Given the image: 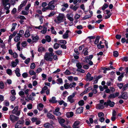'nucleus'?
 <instances>
[{
  "label": "nucleus",
  "mask_w": 128,
  "mask_h": 128,
  "mask_svg": "<svg viewBox=\"0 0 128 128\" xmlns=\"http://www.w3.org/2000/svg\"><path fill=\"white\" fill-rule=\"evenodd\" d=\"M76 94V92H73L72 95H70L67 98L68 100L69 101L72 99L74 97L75 95Z\"/></svg>",
  "instance_id": "10"
},
{
  "label": "nucleus",
  "mask_w": 128,
  "mask_h": 128,
  "mask_svg": "<svg viewBox=\"0 0 128 128\" xmlns=\"http://www.w3.org/2000/svg\"><path fill=\"white\" fill-rule=\"evenodd\" d=\"M91 76V74H90L89 72H88L86 75V80H88L89 78H90Z\"/></svg>",
  "instance_id": "39"
},
{
  "label": "nucleus",
  "mask_w": 128,
  "mask_h": 128,
  "mask_svg": "<svg viewBox=\"0 0 128 128\" xmlns=\"http://www.w3.org/2000/svg\"><path fill=\"white\" fill-rule=\"evenodd\" d=\"M55 14L56 12H55L53 11L50 12V14L48 15V17L52 16Z\"/></svg>",
  "instance_id": "49"
},
{
  "label": "nucleus",
  "mask_w": 128,
  "mask_h": 128,
  "mask_svg": "<svg viewBox=\"0 0 128 128\" xmlns=\"http://www.w3.org/2000/svg\"><path fill=\"white\" fill-rule=\"evenodd\" d=\"M17 10L16 8H14L12 11V13L14 14L16 12Z\"/></svg>",
  "instance_id": "64"
},
{
  "label": "nucleus",
  "mask_w": 128,
  "mask_h": 128,
  "mask_svg": "<svg viewBox=\"0 0 128 128\" xmlns=\"http://www.w3.org/2000/svg\"><path fill=\"white\" fill-rule=\"evenodd\" d=\"M29 73L31 75H35L36 74V73L34 72V71L33 70H30L29 71Z\"/></svg>",
  "instance_id": "48"
},
{
  "label": "nucleus",
  "mask_w": 128,
  "mask_h": 128,
  "mask_svg": "<svg viewBox=\"0 0 128 128\" xmlns=\"http://www.w3.org/2000/svg\"><path fill=\"white\" fill-rule=\"evenodd\" d=\"M14 71L16 76L18 77L20 76V70L19 68H17Z\"/></svg>",
  "instance_id": "13"
},
{
  "label": "nucleus",
  "mask_w": 128,
  "mask_h": 128,
  "mask_svg": "<svg viewBox=\"0 0 128 128\" xmlns=\"http://www.w3.org/2000/svg\"><path fill=\"white\" fill-rule=\"evenodd\" d=\"M9 0H2V4L4 6H6L8 5L9 6H10V4L9 3H8Z\"/></svg>",
  "instance_id": "6"
},
{
  "label": "nucleus",
  "mask_w": 128,
  "mask_h": 128,
  "mask_svg": "<svg viewBox=\"0 0 128 128\" xmlns=\"http://www.w3.org/2000/svg\"><path fill=\"white\" fill-rule=\"evenodd\" d=\"M122 60L124 61L125 62H127L128 61L127 57L126 56H124L122 58H121Z\"/></svg>",
  "instance_id": "58"
},
{
  "label": "nucleus",
  "mask_w": 128,
  "mask_h": 128,
  "mask_svg": "<svg viewBox=\"0 0 128 128\" xmlns=\"http://www.w3.org/2000/svg\"><path fill=\"white\" fill-rule=\"evenodd\" d=\"M59 42L60 44H63L64 45H65L66 44V42L65 40H59Z\"/></svg>",
  "instance_id": "44"
},
{
  "label": "nucleus",
  "mask_w": 128,
  "mask_h": 128,
  "mask_svg": "<svg viewBox=\"0 0 128 128\" xmlns=\"http://www.w3.org/2000/svg\"><path fill=\"white\" fill-rule=\"evenodd\" d=\"M69 84L68 83H66L64 85V88L65 89H68L69 88V86L68 85Z\"/></svg>",
  "instance_id": "47"
},
{
  "label": "nucleus",
  "mask_w": 128,
  "mask_h": 128,
  "mask_svg": "<svg viewBox=\"0 0 128 128\" xmlns=\"http://www.w3.org/2000/svg\"><path fill=\"white\" fill-rule=\"evenodd\" d=\"M35 67V64L34 63H32L30 66V68L32 69H34Z\"/></svg>",
  "instance_id": "46"
},
{
  "label": "nucleus",
  "mask_w": 128,
  "mask_h": 128,
  "mask_svg": "<svg viewBox=\"0 0 128 128\" xmlns=\"http://www.w3.org/2000/svg\"><path fill=\"white\" fill-rule=\"evenodd\" d=\"M10 100L12 101H14L16 99V98L15 96H11L10 97Z\"/></svg>",
  "instance_id": "57"
},
{
  "label": "nucleus",
  "mask_w": 128,
  "mask_h": 128,
  "mask_svg": "<svg viewBox=\"0 0 128 128\" xmlns=\"http://www.w3.org/2000/svg\"><path fill=\"white\" fill-rule=\"evenodd\" d=\"M44 28L43 30L41 31V32L43 34H45L47 31V28L43 26Z\"/></svg>",
  "instance_id": "24"
},
{
  "label": "nucleus",
  "mask_w": 128,
  "mask_h": 128,
  "mask_svg": "<svg viewBox=\"0 0 128 128\" xmlns=\"http://www.w3.org/2000/svg\"><path fill=\"white\" fill-rule=\"evenodd\" d=\"M65 74L66 75H69L71 74V73L69 70L67 69L64 72Z\"/></svg>",
  "instance_id": "53"
},
{
  "label": "nucleus",
  "mask_w": 128,
  "mask_h": 128,
  "mask_svg": "<svg viewBox=\"0 0 128 128\" xmlns=\"http://www.w3.org/2000/svg\"><path fill=\"white\" fill-rule=\"evenodd\" d=\"M30 60V58H28L27 59H26L24 62L26 64H28Z\"/></svg>",
  "instance_id": "56"
},
{
  "label": "nucleus",
  "mask_w": 128,
  "mask_h": 128,
  "mask_svg": "<svg viewBox=\"0 0 128 128\" xmlns=\"http://www.w3.org/2000/svg\"><path fill=\"white\" fill-rule=\"evenodd\" d=\"M29 110L31 109L32 108V104H29L27 106Z\"/></svg>",
  "instance_id": "55"
},
{
  "label": "nucleus",
  "mask_w": 128,
  "mask_h": 128,
  "mask_svg": "<svg viewBox=\"0 0 128 128\" xmlns=\"http://www.w3.org/2000/svg\"><path fill=\"white\" fill-rule=\"evenodd\" d=\"M20 37L19 36H16L14 38V41L16 42H18L20 40Z\"/></svg>",
  "instance_id": "30"
},
{
  "label": "nucleus",
  "mask_w": 128,
  "mask_h": 128,
  "mask_svg": "<svg viewBox=\"0 0 128 128\" xmlns=\"http://www.w3.org/2000/svg\"><path fill=\"white\" fill-rule=\"evenodd\" d=\"M84 104V102L82 100H81L79 101L78 102V104L79 106H82Z\"/></svg>",
  "instance_id": "31"
},
{
  "label": "nucleus",
  "mask_w": 128,
  "mask_h": 128,
  "mask_svg": "<svg viewBox=\"0 0 128 128\" xmlns=\"http://www.w3.org/2000/svg\"><path fill=\"white\" fill-rule=\"evenodd\" d=\"M118 53L117 51H115L113 52L114 56L116 57L118 56Z\"/></svg>",
  "instance_id": "50"
},
{
  "label": "nucleus",
  "mask_w": 128,
  "mask_h": 128,
  "mask_svg": "<svg viewBox=\"0 0 128 128\" xmlns=\"http://www.w3.org/2000/svg\"><path fill=\"white\" fill-rule=\"evenodd\" d=\"M101 69L102 70H103V73L104 74H106V70H110V69L109 68H106L105 67H102L101 68Z\"/></svg>",
  "instance_id": "16"
},
{
  "label": "nucleus",
  "mask_w": 128,
  "mask_h": 128,
  "mask_svg": "<svg viewBox=\"0 0 128 128\" xmlns=\"http://www.w3.org/2000/svg\"><path fill=\"white\" fill-rule=\"evenodd\" d=\"M30 35V31L29 30H26L25 32L24 36L25 38H28Z\"/></svg>",
  "instance_id": "14"
},
{
  "label": "nucleus",
  "mask_w": 128,
  "mask_h": 128,
  "mask_svg": "<svg viewBox=\"0 0 128 128\" xmlns=\"http://www.w3.org/2000/svg\"><path fill=\"white\" fill-rule=\"evenodd\" d=\"M55 52L56 54L58 55H60L62 54V51L60 50H59L55 51Z\"/></svg>",
  "instance_id": "45"
},
{
  "label": "nucleus",
  "mask_w": 128,
  "mask_h": 128,
  "mask_svg": "<svg viewBox=\"0 0 128 128\" xmlns=\"http://www.w3.org/2000/svg\"><path fill=\"white\" fill-rule=\"evenodd\" d=\"M88 88H87L86 89L84 92L80 94V96H82L84 94H85L86 93H87L88 90Z\"/></svg>",
  "instance_id": "42"
},
{
  "label": "nucleus",
  "mask_w": 128,
  "mask_h": 128,
  "mask_svg": "<svg viewBox=\"0 0 128 128\" xmlns=\"http://www.w3.org/2000/svg\"><path fill=\"white\" fill-rule=\"evenodd\" d=\"M121 36L120 35L117 34L116 36V38L118 40H120L121 38Z\"/></svg>",
  "instance_id": "60"
},
{
  "label": "nucleus",
  "mask_w": 128,
  "mask_h": 128,
  "mask_svg": "<svg viewBox=\"0 0 128 128\" xmlns=\"http://www.w3.org/2000/svg\"><path fill=\"white\" fill-rule=\"evenodd\" d=\"M32 38L33 43L37 42L39 39V37L38 35H36L35 36H32Z\"/></svg>",
  "instance_id": "5"
},
{
  "label": "nucleus",
  "mask_w": 128,
  "mask_h": 128,
  "mask_svg": "<svg viewBox=\"0 0 128 128\" xmlns=\"http://www.w3.org/2000/svg\"><path fill=\"white\" fill-rule=\"evenodd\" d=\"M124 72L122 73L121 74V75L118 76V81H122V78L124 76Z\"/></svg>",
  "instance_id": "17"
},
{
  "label": "nucleus",
  "mask_w": 128,
  "mask_h": 128,
  "mask_svg": "<svg viewBox=\"0 0 128 128\" xmlns=\"http://www.w3.org/2000/svg\"><path fill=\"white\" fill-rule=\"evenodd\" d=\"M124 84L122 83H118L117 84V86H118L120 89H121L122 88V87L123 86Z\"/></svg>",
  "instance_id": "34"
},
{
  "label": "nucleus",
  "mask_w": 128,
  "mask_h": 128,
  "mask_svg": "<svg viewBox=\"0 0 128 128\" xmlns=\"http://www.w3.org/2000/svg\"><path fill=\"white\" fill-rule=\"evenodd\" d=\"M108 5L106 3H105L102 6V10H104L108 8Z\"/></svg>",
  "instance_id": "32"
},
{
  "label": "nucleus",
  "mask_w": 128,
  "mask_h": 128,
  "mask_svg": "<svg viewBox=\"0 0 128 128\" xmlns=\"http://www.w3.org/2000/svg\"><path fill=\"white\" fill-rule=\"evenodd\" d=\"M115 103L113 102H112L110 100H109V104L108 106L111 107H112L114 106Z\"/></svg>",
  "instance_id": "21"
},
{
  "label": "nucleus",
  "mask_w": 128,
  "mask_h": 128,
  "mask_svg": "<svg viewBox=\"0 0 128 128\" xmlns=\"http://www.w3.org/2000/svg\"><path fill=\"white\" fill-rule=\"evenodd\" d=\"M48 89V87L46 86H44V87L42 88V90L40 91V93L42 94L45 92V90Z\"/></svg>",
  "instance_id": "18"
},
{
  "label": "nucleus",
  "mask_w": 128,
  "mask_h": 128,
  "mask_svg": "<svg viewBox=\"0 0 128 128\" xmlns=\"http://www.w3.org/2000/svg\"><path fill=\"white\" fill-rule=\"evenodd\" d=\"M97 47L98 49H101L104 48V45H102L101 44L100 45H97Z\"/></svg>",
  "instance_id": "59"
},
{
  "label": "nucleus",
  "mask_w": 128,
  "mask_h": 128,
  "mask_svg": "<svg viewBox=\"0 0 128 128\" xmlns=\"http://www.w3.org/2000/svg\"><path fill=\"white\" fill-rule=\"evenodd\" d=\"M21 14L24 15H26L28 14V13L25 11L22 10V12L20 13Z\"/></svg>",
  "instance_id": "54"
},
{
  "label": "nucleus",
  "mask_w": 128,
  "mask_h": 128,
  "mask_svg": "<svg viewBox=\"0 0 128 128\" xmlns=\"http://www.w3.org/2000/svg\"><path fill=\"white\" fill-rule=\"evenodd\" d=\"M118 98H122L125 100H126L128 98V94L127 92H122L121 94L118 96Z\"/></svg>",
  "instance_id": "2"
},
{
  "label": "nucleus",
  "mask_w": 128,
  "mask_h": 128,
  "mask_svg": "<svg viewBox=\"0 0 128 128\" xmlns=\"http://www.w3.org/2000/svg\"><path fill=\"white\" fill-rule=\"evenodd\" d=\"M11 66L13 67H14L17 65V64H16L15 62L14 61H12L11 62Z\"/></svg>",
  "instance_id": "51"
},
{
  "label": "nucleus",
  "mask_w": 128,
  "mask_h": 128,
  "mask_svg": "<svg viewBox=\"0 0 128 128\" xmlns=\"http://www.w3.org/2000/svg\"><path fill=\"white\" fill-rule=\"evenodd\" d=\"M67 17L68 19L70 21L72 22V23H71L72 24L70 26L72 25L73 24V23L72 22L74 20V19L71 17L70 16V15L68 14H67Z\"/></svg>",
  "instance_id": "22"
},
{
  "label": "nucleus",
  "mask_w": 128,
  "mask_h": 128,
  "mask_svg": "<svg viewBox=\"0 0 128 128\" xmlns=\"http://www.w3.org/2000/svg\"><path fill=\"white\" fill-rule=\"evenodd\" d=\"M47 117L50 119H52L53 120L56 119L55 117L51 113H48L47 115Z\"/></svg>",
  "instance_id": "7"
},
{
  "label": "nucleus",
  "mask_w": 128,
  "mask_h": 128,
  "mask_svg": "<svg viewBox=\"0 0 128 128\" xmlns=\"http://www.w3.org/2000/svg\"><path fill=\"white\" fill-rule=\"evenodd\" d=\"M4 88V86L3 82L2 81L0 82V88L2 89Z\"/></svg>",
  "instance_id": "41"
},
{
  "label": "nucleus",
  "mask_w": 128,
  "mask_h": 128,
  "mask_svg": "<svg viewBox=\"0 0 128 128\" xmlns=\"http://www.w3.org/2000/svg\"><path fill=\"white\" fill-rule=\"evenodd\" d=\"M60 44H59L57 43H55L54 45V48L55 49H58L60 47Z\"/></svg>",
  "instance_id": "29"
},
{
  "label": "nucleus",
  "mask_w": 128,
  "mask_h": 128,
  "mask_svg": "<svg viewBox=\"0 0 128 128\" xmlns=\"http://www.w3.org/2000/svg\"><path fill=\"white\" fill-rule=\"evenodd\" d=\"M19 119V117L14 115H11L10 116V119L13 122L18 120Z\"/></svg>",
  "instance_id": "3"
},
{
  "label": "nucleus",
  "mask_w": 128,
  "mask_h": 128,
  "mask_svg": "<svg viewBox=\"0 0 128 128\" xmlns=\"http://www.w3.org/2000/svg\"><path fill=\"white\" fill-rule=\"evenodd\" d=\"M98 117L100 118L101 117H103V116H104V114L103 112H100L98 113Z\"/></svg>",
  "instance_id": "43"
},
{
  "label": "nucleus",
  "mask_w": 128,
  "mask_h": 128,
  "mask_svg": "<svg viewBox=\"0 0 128 128\" xmlns=\"http://www.w3.org/2000/svg\"><path fill=\"white\" fill-rule=\"evenodd\" d=\"M76 85V83L75 82H73L72 84H70L69 86V87L71 88L72 87H74Z\"/></svg>",
  "instance_id": "38"
},
{
  "label": "nucleus",
  "mask_w": 128,
  "mask_h": 128,
  "mask_svg": "<svg viewBox=\"0 0 128 128\" xmlns=\"http://www.w3.org/2000/svg\"><path fill=\"white\" fill-rule=\"evenodd\" d=\"M76 66L79 69L81 68L82 67V66L80 62L77 63L76 64Z\"/></svg>",
  "instance_id": "40"
},
{
  "label": "nucleus",
  "mask_w": 128,
  "mask_h": 128,
  "mask_svg": "<svg viewBox=\"0 0 128 128\" xmlns=\"http://www.w3.org/2000/svg\"><path fill=\"white\" fill-rule=\"evenodd\" d=\"M50 7V10H53L55 8V6L53 5H50L48 6Z\"/></svg>",
  "instance_id": "62"
},
{
  "label": "nucleus",
  "mask_w": 128,
  "mask_h": 128,
  "mask_svg": "<svg viewBox=\"0 0 128 128\" xmlns=\"http://www.w3.org/2000/svg\"><path fill=\"white\" fill-rule=\"evenodd\" d=\"M46 41L48 42H50L51 41V38L50 36L46 35L45 37Z\"/></svg>",
  "instance_id": "23"
},
{
  "label": "nucleus",
  "mask_w": 128,
  "mask_h": 128,
  "mask_svg": "<svg viewBox=\"0 0 128 128\" xmlns=\"http://www.w3.org/2000/svg\"><path fill=\"white\" fill-rule=\"evenodd\" d=\"M80 121L78 120L74 122L72 126H77L80 124Z\"/></svg>",
  "instance_id": "25"
},
{
  "label": "nucleus",
  "mask_w": 128,
  "mask_h": 128,
  "mask_svg": "<svg viewBox=\"0 0 128 128\" xmlns=\"http://www.w3.org/2000/svg\"><path fill=\"white\" fill-rule=\"evenodd\" d=\"M48 89V87L46 86H44V87L42 88V90L40 91V93L42 94L45 92V90Z\"/></svg>",
  "instance_id": "19"
},
{
  "label": "nucleus",
  "mask_w": 128,
  "mask_h": 128,
  "mask_svg": "<svg viewBox=\"0 0 128 128\" xmlns=\"http://www.w3.org/2000/svg\"><path fill=\"white\" fill-rule=\"evenodd\" d=\"M54 55V53L46 52L45 54L44 58L46 61H52L53 58H52Z\"/></svg>",
  "instance_id": "1"
},
{
  "label": "nucleus",
  "mask_w": 128,
  "mask_h": 128,
  "mask_svg": "<svg viewBox=\"0 0 128 128\" xmlns=\"http://www.w3.org/2000/svg\"><path fill=\"white\" fill-rule=\"evenodd\" d=\"M24 122V120H19L16 123V126H19V124H23Z\"/></svg>",
  "instance_id": "9"
},
{
  "label": "nucleus",
  "mask_w": 128,
  "mask_h": 128,
  "mask_svg": "<svg viewBox=\"0 0 128 128\" xmlns=\"http://www.w3.org/2000/svg\"><path fill=\"white\" fill-rule=\"evenodd\" d=\"M17 25V24L16 23L12 24V27L11 29V32H12L15 30L16 26Z\"/></svg>",
  "instance_id": "28"
},
{
  "label": "nucleus",
  "mask_w": 128,
  "mask_h": 128,
  "mask_svg": "<svg viewBox=\"0 0 128 128\" xmlns=\"http://www.w3.org/2000/svg\"><path fill=\"white\" fill-rule=\"evenodd\" d=\"M64 16L63 14H62V15H60L57 17L58 20L59 21H62L63 19Z\"/></svg>",
  "instance_id": "11"
},
{
  "label": "nucleus",
  "mask_w": 128,
  "mask_h": 128,
  "mask_svg": "<svg viewBox=\"0 0 128 128\" xmlns=\"http://www.w3.org/2000/svg\"><path fill=\"white\" fill-rule=\"evenodd\" d=\"M56 98L55 97L53 96L52 98V99L49 100V102L50 103L54 104L57 102V101L56 100Z\"/></svg>",
  "instance_id": "8"
},
{
  "label": "nucleus",
  "mask_w": 128,
  "mask_h": 128,
  "mask_svg": "<svg viewBox=\"0 0 128 128\" xmlns=\"http://www.w3.org/2000/svg\"><path fill=\"white\" fill-rule=\"evenodd\" d=\"M84 108L80 106L78 107L76 110V113L78 114H80L83 111Z\"/></svg>",
  "instance_id": "4"
},
{
  "label": "nucleus",
  "mask_w": 128,
  "mask_h": 128,
  "mask_svg": "<svg viewBox=\"0 0 128 128\" xmlns=\"http://www.w3.org/2000/svg\"><path fill=\"white\" fill-rule=\"evenodd\" d=\"M100 38V36H97L94 42V44H97L99 42V40Z\"/></svg>",
  "instance_id": "26"
},
{
  "label": "nucleus",
  "mask_w": 128,
  "mask_h": 128,
  "mask_svg": "<svg viewBox=\"0 0 128 128\" xmlns=\"http://www.w3.org/2000/svg\"><path fill=\"white\" fill-rule=\"evenodd\" d=\"M91 17L90 16L86 15L83 18V20H84L86 19L89 18Z\"/></svg>",
  "instance_id": "63"
},
{
  "label": "nucleus",
  "mask_w": 128,
  "mask_h": 128,
  "mask_svg": "<svg viewBox=\"0 0 128 128\" xmlns=\"http://www.w3.org/2000/svg\"><path fill=\"white\" fill-rule=\"evenodd\" d=\"M128 88V84H125L122 90L123 91L126 90H127V88Z\"/></svg>",
  "instance_id": "37"
},
{
  "label": "nucleus",
  "mask_w": 128,
  "mask_h": 128,
  "mask_svg": "<svg viewBox=\"0 0 128 128\" xmlns=\"http://www.w3.org/2000/svg\"><path fill=\"white\" fill-rule=\"evenodd\" d=\"M18 106H16L13 109V110L12 111V113L13 114H16V112L18 109Z\"/></svg>",
  "instance_id": "27"
},
{
  "label": "nucleus",
  "mask_w": 128,
  "mask_h": 128,
  "mask_svg": "<svg viewBox=\"0 0 128 128\" xmlns=\"http://www.w3.org/2000/svg\"><path fill=\"white\" fill-rule=\"evenodd\" d=\"M116 98L114 94H110L108 97V99L110 98Z\"/></svg>",
  "instance_id": "36"
},
{
  "label": "nucleus",
  "mask_w": 128,
  "mask_h": 128,
  "mask_svg": "<svg viewBox=\"0 0 128 128\" xmlns=\"http://www.w3.org/2000/svg\"><path fill=\"white\" fill-rule=\"evenodd\" d=\"M31 4H28L26 6L25 8V10H28L29 9L30 7V6Z\"/></svg>",
  "instance_id": "52"
},
{
  "label": "nucleus",
  "mask_w": 128,
  "mask_h": 128,
  "mask_svg": "<svg viewBox=\"0 0 128 128\" xmlns=\"http://www.w3.org/2000/svg\"><path fill=\"white\" fill-rule=\"evenodd\" d=\"M22 75L23 78H25L27 77L28 74L26 72H24L22 74Z\"/></svg>",
  "instance_id": "61"
},
{
  "label": "nucleus",
  "mask_w": 128,
  "mask_h": 128,
  "mask_svg": "<svg viewBox=\"0 0 128 128\" xmlns=\"http://www.w3.org/2000/svg\"><path fill=\"white\" fill-rule=\"evenodd\" d=\"M48 89V87L46 86H44V87L42 88V90L40 91V93L42 94L45 92V90Z\"/></svg>",
  "instance_id": "20"
},
{
  "label": "nucleus",
  "mask_w": 128,
  "mask_h": 128,
  "mask_svg": "<svg viewBox=\"0 0 128 128\" xmlns=\"http://www.w3.org/2000/svg\"><path fill=\"white\" fill-rule=\"evenodd\" d=\"M28 0H25L24 1L22 2L20 5L23 6V7L25 6L28 2Z\"/></svg>",
  "instance_id": "35"
},
{
  "label": "nucleus",
  "mask_w": 128,
  "mask_h": 128,
  "mask_svg": "<svg viewBox=\"0 0 128 128\" xmlns=\"http://www.w3.org/2000/svg\"><path fill=\"white\" fill-rule=\"evenodd\" d=\"M58 122L60 124H63L65 121V120L63 118H61L60 117H58Z\"/></svg>",
  "instance_id": "15"
},
{
  "label": "nucleus",
  "mask_w": 128,
  "mask_h": 128,
  "mask_svg": "<svg viewBox=\"0 0 128 128\" xmlns=\"http://www.w3.org/2000/svg\"><path fill=\"white\" fill-rule=\"evenodd\" d=\"M38 51L40 52H45L46 51L45 48L43 47H40L38 48Z\"/></svg>",
  "instance_id": "12"
},
{
  "label": "nucleus",
  "mask_w": 128,
  "mask_h": 128,
  "mask_svg": "<svg viewBox=\"0 0 128 128\" xmlns=\"http://www.w3.org/2000/svg\"><path fill=\"white\" fill-rule=\"evenodd\" d=\"M6 73L8 75H11L12 74L11 70L10 69H8L6 70Z\"/></svg>",
  "instance_id": "33"
}]
</instances>
